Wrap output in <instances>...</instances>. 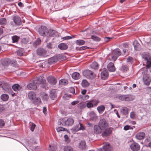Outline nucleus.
Segmentation results:
<instances>
[{"label": "nucleus", "mask_w": 151, "mask_h": 151, "mask_svg": "<svg viewBox=\"0 0 151 151\" xmlns=\"http://www.w3.org/2000/svg\"><path fill=\"white\" fill-rule=\"evenodd\" d=\"M111 132V130L110 129H105V131L102 133V135L103 137L107 136L109 135Z\"/></svg>", "instance_id": "29"}, {"label": "nucleus", "mask_w": 151, "mask_h": 151, "mask_svg": "<svg viewBox=\"0 0 151 151\" xmlns=\"http://www.w3.org/2000/svg\"><path fill=\"white\" fill-rule=\"evenodd\" d=\"M123 46L124 49H127L129 47L128 44L125 43L123 44Z\"/></svg>", "instance_id": "62"}, {"label": "nucleus", "mask_w": 151, "mask_h": 151, "mask_svg": "<svg viewBox=\"0 0 151 151\" xmlns=\"http://www.w3.org/2000/svg\"><path fill=\"white\" fill-rule=\"evenodd\" d=\"M133 62V58H132L129 57L127 59V62L128 63H132Z\"/></svg>", "instance_id": "48"}, {"label": "nucleus", "mask_w": 151, "mask_h": 151, "mask_svg": "<svg viewBox=\"0 0 151 151\" xmlns=\"http://www.w3.org/2000/svg\"><path fill=\"white\" fill-rule=\"evenodd\" d=\"M79 102V101H73L71 102V104L72 105H75L78 104Z\"/></svg>", "instance_id": "60"}, {"label": "nucleus", "mask_w": 151, "mask_h": 151, "mask_svg": "<svg viewBox=\"0 0 151 151\" xmlns=\"http://www.w3.org/2000/svg\"><path fill=\"white\" fill-rule=\"evenodd\" d=\"M72 78L75 80H78L80 78V74L78 72H74L71 75Z\"/></svg>", "instance_id": "27"}, {"label": "nucleus", "mask_w": 151, "mask_h": 151, "mask_svg": "<svg viewBox=\"0 0 151 151\" xmlns=\"http://www.w3.org/2000/svg\"><path fill=\"white\" fill-rule=\"evenodd\" d=\"M79 148L81 150H85L86 148V143L83 141H81L79 143Z\"/></svg>", "instance_id": "18"}, {"label": "nucleus", "mask_w": 151, "mask_h": 151, "mask_svg": "<svg viewBox=\"0 0 151 151\" xmlns=\"http://www.w3.org/2000/svg\"><path fill=\"white\" fill-rule=\"evenodd\" d=\"M131 149L134 151H137L140 149L139 145L135 142H134L130 146Z\"/></svg>", "instance_id": "9"}, {"label": "nucleus", "mask_w": 151, "mask_h": 151, "mask_svg": "<svg viewBox=\"0 0 151 151\" xmlns=\"http://www.w3.org/2000/svg\"><path fill=\"white\" fill-rule=\"evenodd\" d=\"M30 129L32 131H33L34 130L36 125L35 124L32 123H31V122H30Z\"/></svg>", "instance_id": "47"}, {"label": "nucleus", "mask_w": 151, "mask_h": 151, "mask_svg": "<svg viewBox=\"0 0 151 151\" xmlns=\"http://www.w3.org/2000/svg\"><path fill=\"white\" fill-rule=\"evenodd\" d=\"M130 116L131 118L134 119L135 117V114L134 112H132L130 114Z\"/></svg>", "instance_id": "53"}, {"label": "nucleus", "mask_w": 151, "mask_h": 151, "mask_svg": "<svg viewBox=\"0 0 151 151\" xmlns=\"http://www.w3.org/2000/svg\"><path fill=\"white\" fill-rule=\"evenodd\" d=\"M132 128L129 125H127L124 127V129L125 130H127L129 129H132Z\"/></svg>", "instance_id": "52"}, {"label": "nucleus", "mask_w": 151, "mask_h": 151, "mask_svg": "<svg viewBox=\"0 0 151 151\" xmlns=\"http://www.w3.org/2000/svg\"><path fill=\"white\" fill-rule=\"evenodd\" d=\"M58 60V58L57 56H54L49 59L48 62L50 64L53 63L57 62Z\"/></svg>", "instance_id": "26"}, {"label": "nucleus", "mask_w": 151, "mask_h": 151, "mask_svg": "<svg viewBox=\"0 0 151 151\" xmlns=\"http://www.w3.org/2000/svg\"><path fill=\"white\" fill-rule=\"evenodd\" d=\"M46 51L43 48H38L37 50V53L40 56H44L46 55Z\"/></svg>", "instance_id": "14"}, {"label": "nucleus", "mask_w": 151, "mask_h": 151, "mask_svg": "<svg viewBox=\"0 0 151 151\" xmlns=\"http://www.w3.org/2000/svg\"><path fill=\"white\" fill-rule=\"evenodd\" d=\"M99 125L103 129H105L108 126V124L104 119H101L100 120L99 123Z\"/></svg>", "instance_id": "8"}, {"label": "nucleus", "mask_w": 151, "mask_h": 151, "mask_svg": "<svg viewBox=\"0 0 151 151\" xmlns=\"http://www.w3.org/2000/svg\"><path fill=\"white\" fill-rule=\"evenodd\" d=\"M5 124L4 121L2 119H0V127H3Z\"/></svg>", "instance_id": "54"}, {"label": "nucleus", "mask_w": 151, "mask_h": 151, "mask_svg": "<svg viewBox=\"0 0 151 151\" xmlns=\"http://www.w3.org/2000/svg\"><path fill=\"white\" fill-rule=\"evenodd\" d=\"M48 150L49 151H54L55 150V149L54 148L53 146H51L50 145L49 146Z\"/></svg>", "instance_id": "57"}, {"label": "nucleus", "mask_w": 151, "mask_h": 151, "mask_svg": "<svg viewBox=\"0 0 151 151\" xmlns=\"http://www.w3.org/2000/svg\"><path fill=\"white\" fill-rule=\"evenodd\" d=\"M10 63V60L7 59L4 60L2 62V64L4 66H7Z\"/></svg>", "instance_id": "36"}, {"label": "nucleus", "mask_w": 151, "mask_h": 151, "mask_svg": "<svg viewBox=\"0 0 151 151\" xmlns=\"http://www.w3.org/2000/svg\"><path fill=\"white\" fill-rule=\"evenodd\" d=\"M91 38L92 40L96 41H99L101 39L99 37L95 35H92L91 36Z\"/></svg>", "instance_id": "41"}, {"label": "nucleus", "mask_w": 151, "mask_h": 151, "mask_svg": "<svg viewBox=\"0 0 151 151\" xmlns=\"http://www.w3.org/2000/svg\"><path fill=\"white\" fill-rule=\"evenodd\" d=\"M107 68L108 70L110 72H114L116 70L114 64L111 62L110 63L108 64Z\"/></svg>", "instance_id": "20"}, {"label": "nucleus", "mask_w": 151, "mask_h": 151, "mask_svg": "<svg viewBox=\"0 0 151 151\" xmlns=\"http://www.w3.org/2000/svg\"><path fill=\"white\" fill-rule=\"evenodd\" d=\"M43 111L45 114H47V109L45 107H44L43 109Z\"/></svg>", "instance_id": "64"}, {"label": "nucleus", "mask_w": 151, "mask_h": 151, "mask_svg": "<svg viewBox=\"0 0 151 151\" xmlns=\"http://www.w3.org/2000/svg\"><path fill=\"white\" fill-rule=\"evenodd\" d=\"M86 104L83 103H80L78 105V107L81 109H83L84 108L86 107Z\"/></svg>", "instance_id": "45"}, {"label": "nucleus", "mask_w": 151, "mask_h": 151, "mask_svg": "<svg viewBox=\"0 0 151 151\" xmlns=\"http://www.w3.org/2000/svg\"><path fill=\"white\" fill-rule=\"evenodd\" d=\"M47 79L50 83L53 85L55 84L57 82L56 79L54 77L52 76H49L47 78Z\"/></svg>", "instance_id": "21"}, {"label": "nucleus", "mask_w": 151, "mask_h": 151, "mask_svg": "<svg viewBox=\"0 0 151 151\" xmlns=\"http://www.w3.org/2000/svg\"><path fill=\"white\" fill-rule=\"evenodd\" d=\"M83 73L84 76L88 78L92 79L93 78V72L90 70H85L83 72Z\"/></svg>", "instance_id": "6"}, {"label": "nucleus", "mask_w": 151, "mask_h": 151, "mask_svg": "<svg viewBox=\"0 0 151 151\" xmlns=\"http://www.w3.org/2000/svg\"><path fill=\"white\" fill-rule=\"evenodd\" d=\"M133 44L135 50L138 51L140 49L141 46L137 40H134L133 42Z\"/></svg>", "instance_id": "22"}, {"label": "nucleus", "mask_w": 151, "mask_h": 151, "mask_svg": "<svg viewBox=\"0 0 151 151\" xmlns=\"http://www.w3.org/2000/svg\"><path fill=\"white\" fill-rule=\"evenodd\" d=\"M49 98L48 95L46 94H43L42 96V99L44 101H46Z\"/></svg>", "instance_id": "46"}, {"label": "nucleus", "mask_w": 151, "mask_h": 151, "mask_svg": "<svg viewBox=\"0 0 151 151\" xmlns=\"http://www.w3.org/2000/svg\"><path fill=\"white\" fill-rule=\"evenodd\" d=\"M108 76V73L106 69H104L101 73V78L103 80H105L107 78Z\"/></svg>", "instance_id": "16"}, {"label": "nucleus", "mask_w": 151, "mask_h": 151, "mask_svg": "<svg viewBox=\"0 0 151 151\" xmlns=\"http://www.w3.org/2000/svg\"><path fill=\"white\" fill-rule=\"evenodd\" d=\"M48 34H49V35L51 37H54L57 35L56 32L53 30H50L49 31H48Z\"/></svg>", "instance_id": "32"}, {"label": "nucleus", "mask_w": 151, "mask_h": 151, "mask_svg": "<svg viewBox=\"0 0 151 151\" xmlns=\"http://www.w3.org/2000/svg\"><path fill=\"white\" fill-rule=\"evenodd\" d=\"M17 55L19 56H22L23 55V52L21 50H19L17 51Z\"/></svg>", "instance_id": "58"}, {"label": "nucleus", "mask_w": 151, "mask_h": 151, "mask_svg": "<svg viewBox=\"0 0 151 151\" xmlns=\"http://www.w3.org/2000/svg\"><path fill=\"white\" fill-rule=\"evenodd\" d=\"M58 47L61 50H66L68 48V45L65 43H61L59 44Z\"/></svg>", "instance_id": "24"}, {"label": "nucleus", "mask_w": 151, "mask_h": 151, "mask_svg": "<svg viewBox=\"0 0 151 151\" xmlns=\"http://www.w3.org/2000/svg\"><path fill=\"white\" fill-rule=\"evenodd\" d=\"M39 33L41 36H45L48 34V30L45 26H42L39 29Z\"/></svg>", "instance_id": "4"}, {"label": "nucleus", "mask_w": 151, "mask_h": 151, "mask_svg": "<svg viewBox=\"0 0 151 151\" xmlns=\"http://www.w3.org/2000/svg\"><path fill=\"white\" fill-rule=\"evenodd\" d=\"M46 47L49 49H52V44L50 42L47 43V45Z\"/></svg>", "instance_id": "55"}, {"label": "nucleus", "mask_w": 151, "mask_h": 151, "mask_svg": "<svg viewBox=\"0 0 151 151\" xmlns=\"http://www.w3.org/2000/svg\"><path fill=\"white\" fill-rule=\"evenodd\" d=\"M70 91L71 93L73 94H74L75 93V90L74 88H70Z\"/></svg>", "instance_id": "63"}, {"label": "nucleus", "mask_w": 151, "mask_h": 151, "mask_svg": "<svg viewBox=\"0 0 151 151\" xmlns=\"http://www.w3.org/2000/svg\"><path fill=\"white\" fill-rule=\"evenodd\" d=\"M86 106L88 108L92 107L93 106V104L91 102H89L86 104Z\"/></svg>", "instance_id": "51"}, {"label": "nucleus", "mask_w": 151, "mask_h": 151, "mask_svg": "<svg viewBox=\"0 0 151 151\" xmlns=\"http://www.w3.org/2000/svg\"><path fill=\"white\" fill-rule=\"evenodd\" d=\"M121 54V52L119 49H115L113 51L112 54L111 55L112 59L115 61L117 59L118 57Z\"/></svg>", "instance_id": "2"}, {"label": "nucleus", "mask_w": 151, "mask_h": 151, "mask_svg": "<svg viewBox=\"0 0 151 151\" xmlns=\"http://www.w3.org/2000/svg\"><path fill=\"white\" fill-rule=\"evenodd\" d=\"M72 38L71 37L69 36H67L63 37V39L64 40H69L71 39Z\"/></svg>", "instance_id": "61"}, {"label": "nucleus", "mask_w": 151, "mask_h": 151, "mask_svg": "<svg viewBox=\"0 0 151 151\" xmlns=\"http://www.w3.org/2000/svg\"><path fill=\"white\" fill-rule=\"evenodd\" d=\"M6 23V20L5 18H3L0 19V24L1 25H4Z\"/></svg>", "instance_id": "43"}, {"label": "nucleus", "mask_w": 151, "mask_h": 151, "mask_svg": "<svg viewBox=\"0 0 151 151\" xmlns=\"http://www.w3.org/2000/svg\"><path fill=\"white\" fill-rule=\"evenodd\" d=\"M94 132L96 134H99L102 132L103 129L99 125H95L94 127Z\"/></svg>", "instance_id": "15"}, {"label": "nucleus", "mask_w": 151, "mask_h": 151, "mask_svg": "<svg viewBox=\"0 0 151 151\" xmlns=\"http://www.w3.org/2000/svg\"><path fill=\"white\" fill-rule=\"evenodd\" d=\"M82 86L83 87H86L89 85L88 81L86 80H83L81 83Z\"/></svg>", "instance_id": "35"}, {"label": "nucleus", "mask_w": 151, "mask_h": 151, "mask_svg": "<svg viewBox=\"0 0 151 151\" xmlns=\"http://www.w3.org/2000/svg\"><path fill=\"white\" fill-rule=\"evenodd\" d=\"M128 50H127V49L123 48L122 53L123 55H128Z\"/></svg>", "instance_id": "49"}, {"label": "nucleus", "mask_w": 151, "mask_h": 151, "mask_svg": "<svg viewBox=\"0 0 151 151\" xmlns=\"http://www.w3.org/2000/svg\"><path fill=\"white\" fill-rule=\"evenodd\" d=\"M91 68L94 69H96L98 68V65L97 63L96 62H94L91 65Z\"/></svg>", "instance_id": "40"}, {"label": "nucleus", "mask_w": 151, "mask_h": 151, "mask_svg": "<svg viewBox=\"0 0 151 151\" xmlns=\"http://www.w3.org/2000/svg\"><path fill=\"white\" fill-rule=\"evenodd\" d=\"M36 95L33 91H30L28 94V97L30 100H34L36 98Z\"/></svg>", "instance_id": "25"}, {"label": "nucleus", "mask_w": 151, "mask_h": 151, "mask_svg": "<svg viewBox=\"0 0 151 151\" xmlns=\"http://www.w3.org/2000/svg\"><path fill=\"white\" fill-rule=\"evenodd\" d=\"M73 122L74 120L73 119L71 118H68L64 122L65 125L67 126L72 125L73 124Z\"/></svg>", "instance_id": "17"}, {"label": "nucleus", "mask_w": 151, "mask_h": 151, "mask_svg": "<svg viewBox=\"0 0 151 151\" xmlns=\"http://www.w3.org/2000/svg\"><path fill=\"white\" fill-rule=\"evenodd\" d=\"M45 81L43 77L40 76L37 77L36 79L34 80L33 82L27 85V88L30 90H36L38 85L42 83L44 84Z\"/></svg>", "instance_id": "1"}, {"label": "nucleus", "mask_w": 151, "mask_h": 151, "mask_svg": "<svg viewBox=\"0 0 151 151\" xmlns=\"http://www.w3.org/2000/svg\"><path fill=\"white\" fill-rule=\"evenodd\" d=\"M65 129L63 127H59L57 129V131L58 132L65 131Z\"/></svg>", "instance_id": "50"}, {"label": "nucleus", "mask_w": 151, "mask_h": 151, "mask_svg": "<svg viewBox=\"0 0 151 151\" xmlns=\"http://www.w3.org/2000/svg\"><path fill=\"white\" fill-rule=\"evenodd\" d=\"M2 88L6 92H8L11 89V86L7 83L4 82L2 84Z\"/></svg>", "instance_id": "13"}, {"label": "nucleus", "mask_w": 151, "mask_h": 151, "mask_svg": "<svg viewBox=\"0 0 151 151\" xmlns=\"http://www.w3.org/2000/svg\"><path fill=\"white\" fill-rule=\"evenodd\" d=\"M145 61V63H146L147 64L146 66L147 68H149L151 65V57L148 55H146L143 57Z\"/></svg>", "instance_id": "5"}, {"label": "nucleus", "mask_w": 151, "mask_h": 151, "mask_svg": "<svg viewBox=\"0 0 151 151\" xmlns=\"http://www.w3.org/2000/svg\"><path fill=\"white\" fill-rule=\"evenodd\" d=\"M68 83V81L65 79H62L60 80L59 83L60 85H65Z\"/></svg>", "instance_id": "34"}, {"label": "nucleus", "mask_w": 151, "mask_h": 151, "mask_svg": "<svg viewBox=\"0 0 151 151\" xmlns=\"http://www.w3.org/2000/svg\"><path fill=\"white\" fill-rule=\"evenodd\" d=\"M143 81L144 84L147 86H148L151 82L150 79L148 76L145 74L143 76Z\"/></svg>", "instance_id": "10"}, {"label": "nucleus", "mask_w": 151, "mask_h": 151, "mask_svg": "<svg viewBox=\"0 0 151 151\" xmlns=\"http://www.w3.org/2000/svg\"><path fill=\"white\" fill-rule=\"evenodd\" d=\"M50 98L53 99H55L56 98V91L55 89H52L50 91Z\"/></svg>", "instance_id": "23"}, {"label": "nucleus", "mask_w": 151, "mask_h": 151, "mask_svg": "<svg viewBox=\"0 0 151 151\" xmlns=\"http://www.w3.org/2000/svg\"><path fill=\"white\" fill-rule=\"evenodd\" d=\"M103 149L105 151H111L112 150L111 146L108 143H105L103 144Z\"/></svg>", "instance_id": "12"}, {"label": "nucleus", "mask_w": 151, "mask_h": 151, "mask_svg": "<svg viewBox=\"0 0 151 151\" xmlns=\"http://www.w3.org/2000/svg\"><path fill=\"white\" fill-rule=\"evenodd\" d=\"M13 20L15 24L19 25L21 23V20L20 18L17 16H15L13 17Z\"/></svg>", "instance_id": "11"}, {"label": "nucleus", "mask_w": 151, "mask_h": 151, "mask_svg": "<svg viewBox=\"0 0 151 151\" xmlns=\"http://www.w3.org/2000/svg\"><path fill=\"white\" fill-rule=\"evenodd\" d=\"M12 88L14 91H17L21 90L22 87L18 84H15L12 86Z\"/></svg>", "instance_id": "28"}, {"label": "nucleus", "mask_w": 151, "mask_h": 151, "mask_svg": "<svg viewBox=\"0 0 151 151\" xmlns=\"http://www.w3.org/2000/svg\"><path fill=\"white\" fill-rule=\"evenodd\" d=\"M1 99L4 101H7L9 99V96L6 94H3L1 96Z\"/></svg>", "instance_id": "38"}, {"label": "nucleus", "mask_w": 151, "mask_h": 151, "mask_svg": "<svg viewBox=\"0 0 151 151\" xmlns=\"http://www.w3.org/2000/svg\"><path fill=\"white\" fill-rule=\"evenodd\" d=\"M19 37L17 36H14L12 37V42L13 43L17 42L18 41Z\"/></svg>", "instance_id": "42"}, {"label": "nucleus", "mask_w": 151, "mask_h": 151, "mask_svg": "<svg viewBox=\"0 0 151 151\" xmlns=\"http://www.w3.org/2000/svg\"><path fill=\"white\" fill-rule=\"evenodd\" d=\"M120 111L124 115H126L128 113V109L126 107H123L121 109Z\"/></svg>", "instance_id": "33"}, {"label": "nucleus", "mask_w": 151, "mask_h": 151, "mask_svg": "<svg viewBox=\"0 0 151 151\" xmlns=\"http://www.w3.org/2000/svg\"><path fill=\"white\" fill-rule=\"evenodd\" d=\"M145 137V134L143 132H140L137 133L135 135L136 138L138 139L141 140Z\"/></svg>", "instance_id": "19"}, {"label": "nucleus", "mask_w": 151, "mask_h": 151, "mask_svg": "<svg viewBox=\"0 0 151 151\" xmlns=\"http://www.w3.org/2000/svg\"><path fill=\"white\" fill-rule=\"evenodd\" d=\"M105 109V107L103 105L99 106L97 108V109L100 114L102 113L104 111Z\"/></svg>", "instance_id": "31"}, {"label": "nucleus", "mask_w": 151, "mask_h": 151, "mask_svg": "<svg viewBox=\"0 0 151 151\" xmlns=\"http://www.w3.org/2000/svg\"><path fill=\"white\" fill-rule=\"evenodd\" d=\"M119 99L125 101H128L133 100V99L130 95H122L119 97Z\"/></svg>", "instance_id": "7"}, {"label": "nucleus", "mask_w": 151, "mask_h": 151, "mask_svg": "<svg viewBox=\"0 0 151 151\" xmlns=\"http://www.w3.org/2000/svg\"><path fill=\"white\" fill-rule=\"evenodd\" d=\"M5 109V108L4 106L0 105V112Z\"/></svg>", "instance_id": "59"}, {"label": "nucleus", "mask_w": 151, "mask_h": 151, "mask_svg": "<svg viewBox=\"0 0 151 151\" xmlns=\"http://www.w3.org/2000/svg\"><path fill=\"white\" fill-rule=\"evenodd\" d=\"M89 98V96L88 95L83 96H82L81 98L83 100H86L88 99Z\"/></svg>", "instance_id": "56"}, {"label": "nucleus", "mask_w": 151, "mask_h": 151, "mask_svg": "<svg viewBox=\"0 0 151 151\" xmlns=\"http://www.w3.org/2000/svg\"><path fill=\"white\" fill-rule=\"evenodd\" d=\"M85 43L84 40H78L76 41V44L79 45H83Z\"/></svg>", "instance_id": "37"}, {"label": "nucleus", "mask_w": 151, "mask_h": 151, "mask_svg": "<svg viewBox=\"0 0 151 151\" xmlns=\"http://www.w3.org/2000/svg\"><path fill=\"white\" fill-rule=\"evenodd\" d=\"M129 70V68L127 66L125 65H123L121 68V70L123 72H126Z\"/></svg>", "instance_id": "39"}, {"label": "nucleus", "mask_w": 151, "mask_h": 151, "mask_svg": "<svg viewBox=\"0 0 151 151\" xmlns=\"http://www.w3.org/2000/svg\"><path fill=\"white\" fill-rule=\"evenodd\" d=\"M89 115L91 119L92 120L96 119L97 118L96 115L93 111H91L89 112Z\"/></svg>", "instance_id": "30"}, {"label": "nucleus", "mask_w": 151, "mask_h": 151, "mask_svg": "<svg viewBox=\"0 0 151 151\" xmlns=\"http://www.w3.org/2000/svg\"><path fill=\"white\" fill-rule=\"evenodd\" d=\"M73 148L70 146H66L64 148V151H73Z\"/></svg>", "instance_id": "44"}, {"label": "nucleus", "mask_w": 151, "mask_h": 151, "mask_svg": "<svg viewBox=\"0 0 151 151\" xmlns=\"http://www.w3.org/2000/svg\"><path fill=\"white\" fill-rule=\"evenodd\" d=\"M85 129L84 127L81 123H79L73 128L72 129V132L75 134L76 132L80 130H83Z\"/></svg>", "instance_id": "3"}]
</instances>
